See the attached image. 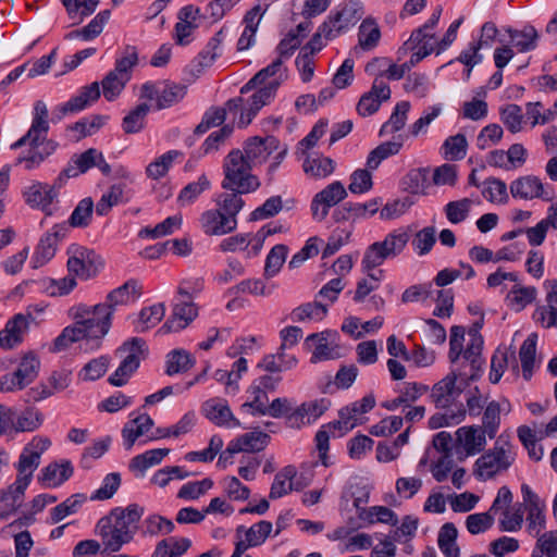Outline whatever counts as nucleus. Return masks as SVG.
Here are the masks:
<instances>
[{
  "label": "nucleus",
  "instance_id": "nucleus-17",
  "mask_svg": "<svg viewBox=\"0 0 557 557\" xmlns=\"http://www.w3.org/2000/svg\"><path fill=\"white\" fill-rule=\"evenodd\" d=\"M331 406V400L320 398L302 403L287 417V426L299 429L304 424H310L320 418Z\"/></svg>",
  "mask_w": 557,
  "mask_h": 557
},
{
  "label": "nucleus",
  "instance_id": "nucleus-47",
  "mask_svg": "<svg viewBox=\"0 0 557 557\" xmlns=\"http://www.w3.org/2000/svg\"><path fill=\"white\" fill-rule=\"evenodd\" d=\"M164 314L165 307L163 304H156L143 308L139 312L135 330L139 333L148 331L150 327L157 325L163 319Z\"/></svg>",
  "mask_w": 557,
  "mask_h": 557
},
{
  "label": "nucleus",
  "instance_id": "nucleus-12",
  "mask_svg": "<svg viewBox=\"0 0 557 557\" xmlns=\"http://www.w3.org/2000/svg\"><path fill=\"white\" fill-rule=\"evenodd\" d=\"M470 372H462L461 369H454L443 380L434 384L432 387L431 398L437 408H448L453 400L459 396L461 388L456 386L458 379L465 376L466 385L471 382L468 380Z\"/></svg>",
  "mask_w": 557,
  "mask_h": 557
},
{
  "label": "nucleus",
  "instance_id": "nucleus-40",
  "mask_svg": "<svg viewBox=\"0 0 557 557\" xmlns=\"http://www.w3.org/2000/svg\"><path fill=\"white\" fill-rule=\"evenodd\" d=\"M125 187V184L121 183L111 185L96 205L97 214L107 215L114 206L128 201L124 198Z\"/></svg>",
  "mask_w": 557,
  "mask_h": 557
},
{
  "label": "nucleus",
  "instance_id": "nucleus-9",
  "mask_svg": "<svg viewBox=\"0 0 557 557\" xmlns=\"http://www.w3.org/2000/svg\"><path fill=\"white\" fill-rule=\"evenodd\" d=\"M363 8L359 1L350 0L338 11L331 13L322 24V32H325L326 39H333L346 32L362 17Z\"/></svg>",
  "mask_w": 557,
  "mask_h": 557
},
{
  "label": "nucleus",
  "instance_id": "nucleus-10",
  "mask_svg": "<svg viewBox=\"0 0 557 557\" xmlns=\"http://www.w3.org/2000/svg\"><path fill=\"white\" fill-rule=\"evenodd\" d=\"M347 197V190L339 181L332 182L314 195L311 201L312 218L319 222L325 220L330 209Z\"/></svg>",
  "mask_w": 557,
  "mask_h": 557
},
{
  "label": "nucleus",
  "instance_id": "nucleus-16",
  "mask_svg": "<svg viewBox=\"0 0 557 557\" xmlns=\"http://www.w3.org/2000/svg\"><path fill=\"white\" fill-rule=\"evenodd\" d=\"M178 22L174 27V40L180 46L189 44V36L200 25V21L206 16L200 13V9L193 4L183 7L177 14Z\"/></svg>",
  "mask_w": 557,
  "mask_h": 557
},
{
  "label": "nucleus",
  "instance_id": "nucleus-22",
  "mask_svg": "<svg viewBox=\"0 0 557 557\" xmlns=\"http://www.w3.org/2000/svg\"><path fill=\"white\" fill-rule=\"evenodd\" d=\"M509 188L513 198L523 200L542 198L550 200V196L544 190V184L534 175H525L512 181Z\"/></svg>",
  "mask_w": 557,
  "mask_h": 557
},
{
  "label": "nucleus",
  "instance_id": "nucleus-34",
  "mask_svg": "<svg viewBox=\"0 0 557 557\" xmlns=\"http://www.w3.org/2000/svg\"><path fill=\"white\" fill-rule=\"evenodd\" d=\"M44 413L34 406L23 409L13 418V430L15 432H34L44 423Z\"/></svg>",
  "mask_w": 557,
  "mask_h": 557
},
{
  "label": "nucleus",
  "instance_id": "nucleus-41",
  "mask_svg": "<svg viewBox=\"0 0 557 557\" xmlns=\"http://www.w3.org/2000/svg\"><path fill=\"white\" fill-rule=\"evenodd\" d=\"M505 410L502 404L492 400L488 401L482 411V424L480 425L485 432H487L488 438H494L500 426V413Z\"/></svg>",
  "mask_w": 557,
  "mask_h": 557
},
{
  "label": "nucleus",
  "instance_id": "nucleus-43",
  "mask_svg": "<svg viewBox=\"0 0 557 557\" xmlns=\"http://www.w3.org/2000/svg\"><path fill=\"white\" fill-rule=\"evenodd\" d=\"M399 139L400 140L382 143L376 148L371 150L367 158V166L370 170H375L379 168L383 160L397 154L403 147L401 136H399Z\"/></svg>",
  "mask_w": 557,
  "mask_h": 557
},
{
  "label": "nucleus",
  "instance_id": "nucleus-52",
  "mask_svg": "<svg viewBox=\"0 0 557 557\" xmlns=\"http://www.w3.org/2000/svg\"><path fill=\"white\" fill-rule=\"evenodd\" d=\"M482 195L490 202L505 205L508 202L509 196L507 185L504 181L496 177H488L483 183Z\"/></svg>",
  "mask_w": 557,
  "mask_h": 557
},
{
  "label": "nucleus",
  "instance_id": "nucleus-7",
  "mask_svg": "<svg viewBox=\"0 0 557 557\" xmlns=\"http://www.w3.org/2000/svg\"><path fill=\"white\" fill-rule=\"evenodd\" d=\"M117 352H128V355L108 381L113 386H123L139 368L140 357L148 352V348L143 338L132 337L117 349Z\"/></svg>",
  "mask_w": 557,
  "mask_h": 557
},
{
  "label": "nucleus",
  "instance_id": "nucleus-35",
  "mask_svg": "<svg viewBox=\"0 0 557 557\" xmlns=\"http://www.w3.org/2000/svg\"><path fill=\"white\" fill-rule=\"evenodd\" d=\"M196 363L195 358L185 349H173L166 355L165 373L174 375L187 372Z\"/></svg>",
  "mask_w": 557,
  "mask_h": 557
},
{
  "label": "nucleus",
  "instance_id": "nucleus-50",
  "mask_svg": "<svg viewBox=\"0 0 557 557\" xmlns=\"http://www.w3.org/2000/svg\"><path fill=\"white\" fill-rule=\"evenodd\" d=\"M327 313V308L321 302H307L295 308L290 313L294 322H304L306 320H322Z\"/></svg>",
  "mask_w": 557,
  "mask_h": 557
},
{
  "label": "nucleus",
  "instance_id": "nucleus-6",
  "mask_svg": "<svg viewBox=\"0 0 557 557\" xmlns=\"http://www.w3.org/2000/svg\"><path fill=\"white\" fill-rule=\"evenodd\" d=\"M39 369L38 356L34 351L26 352L14 372L0 376V392L12 393L24 389L37 379Z\"/></svg>",
  "mask_w": 557,
  "mask_h": 557
},
{
  "label": "nucleus",
  "instance_id": "nucleus-27",
  "mask_svg": "<svg viewBox=\"0 0 557 557\" xmlns=\"http://www.w3.org/2000/svg\"><path fill=\"white\" fill-rule=\"evenodd\" d=\"M140 294L141 286L138 282L136 280H128L123 285L111 290L106 297V302L99 305L107 306L111 311V317L113 318V313L117 306L127 305L139 297Z\"/></svg>",
  "mask_w": 557,
  "mask_h": 557
},
{
  "label": "nucleus",
  "instance_id": "nucleus-63",
  "mask_svg": "<svg viewBox=\"0 0 557 557\" xmlns=\"http://www.w3.org/2000/svg\"><path fill=\"white\" fill-rule=\"evenodd\" d=\"M388 258H391V256L386 248H384L380 242H375L366 249L361 264L363 270L369 272L383 264Z\"/></svg>",
  "mask_w": 557,
  "mask_h": 557
},
{
  "label": "nucleus",
  "instance_id": "nucleus-1",
  "mask_svg": "<svg viewBox=\"0 0 557 557\" xmlns=\"http://www.w3.org/2000/svg\"><path fill=\"white\" fill-rule=\"evenodd\" d=\"M70 314L74 323L64 327L55 337L51 350L62 351L79 341H86L90 349L99 348L112 324L111 311L108 307L99 304L95 306L79 304L70 309Z\"/></svg>",
  "mask_w": 557,
  "mask_h": 557
},
{
  "label": "nucleus",
  "instance_id": "nucleus-30",
  "mask_svg": "<svg viewBox=\"0 0 557 557\" xmlns=\"http://www.w3.org/2000/svg\"><path fill=\"white\" fill-rule=\"evenodd\" d=\"M154 422L149 414L143 413L126 422L122 429V437L124 446L127 450L132 449L136 440L146 434Z\"/></svg>",
  "mask_w": 557,
  "mask_h": 557
},
{
  "label": "nucleus",
  "instance_id": "nucleus-42",
  "mask_svg": "<svg viewBox=\"0 0 557 557\" xmlns=\"http://www.w3.org/2000/svg\"><path fill=\"white\" fill-rule=\"evenodd\" d=\"M211 422L225 429L240 426L239 420L233 414L227 403L222 399L211 404Z\"/></svg>",
  "mask_w": 557,
  "mask_h": 557
},
{
  "label": "nucleus",
  "instance_id": "nucleus-36",
  "mask_svg": "<svg viewBox=\"0 0 557 557\" xmlns=\"http://www.w3.org/2000/svg\"><path fill=\"white\" fill-rule=\"evenodd\" d=\"M191 542L186 537H168L160 541L151 557H180L190 547Z\"/></svg>",
  "mask_w": 557,
  "mask_h": 557
},
{
  "label": "nucleus",
  "instance_id": "nucleus-55",
  "mask_svg": "<svg viewBox=\"0 0 557 557\" xmlns=\"http://www.w3.org/2000/svg\"><path fill=\"white\" fill-rule=\"evenodd\" d=\"M467 148L468 141L463 134L449 136L442 146L444 158L450 161L462 160L467 154Z\"/></svg>",
  "mask_w": 557,
  "mask_h": 557
},
{
  "label": "nucleus",
  "instance_id": "nucleus-20",
  "mask_svg": "<svg viewBox=\"0 0 557 557\" xmlns=\"http://www.w3.org/2000/svg\"><path fill=\"white\" fill-rule=\"evenodd\" d=\"M391 98V88L382 79H374L371 89L363 94L357 104V111L362 116L375 113L383 101Z\"/></svg>",
  "mask_w": 557,
  "mask_h": 557
},
{
  "label": "nucleus",
  "instance_id": "nucleus-60",
  "mask_svg": "<svg viewBox=\"0 0 557 557\" xmlns=\"http://www.w3.org/2000/svg\"><path fill=\"white\" fill-rule=\"evenodd\" d=\"M186 95V86L181 84L168 83L160 90V95H158L157 109H165L170 108L173 104L181 101Z\"/></svg>",
  "mask_w": 557,
  "mask_h": 557
},
{
  "label": "nucleus",
  "instance_id": "nucleus-24",
  "mask_svg": "<svg viewBox=\"0 0 557 557\" xmlns=\"http://www.w3.org/2000/svg\"><path fill=\"white\" fill-rule=\"evenodd\" d=\"M470 341L465 349L463 360L469 362L470 375L468 380L476 381L482 374L484 360L482 358L483 337L479 330L471 327L469 330Z\"/></svg>",
  "mask_w": 557,
  "mask_h": 557
},
{
  "label": "nucleus",
  "instance_id": "nucleus-49",
  "mask_svg": "<svg viewBox=\"0 0 557 557\" xmlns=\"http://www.w3.org/2000/svg\"><path fill=\"white\" fill-rule=\"evenodd\" d=\"M409 110L410 103L408 101L398 102L388 121L382 125L380 135L384 136L400 131L406 124Z\"/></svg>",
  "mask_w": 557,
  "mask_h": 557
},
{
  "label": "nucleus",
  "instance_id": "nucleus-44",
  "mask_svg": "<svg viewBox=\"0 0 557 557\" xmlns=\"http://www.w3.org/2000/svg\"><path fill=\"white\" fill-rule=\"evenodd\" d=\"M536 334H530L522 343L519 350V358L522 367V375L529 381L533 374L536 354Z\"/></svg>",
  "mask_w": 557,
  "mask_h": 557
},
{
  "label": "nucleus",
  "instance_id": "nucleus-19",
  "mask_svg": "<svg viewBox=\"0 0 557 557\" xmlns=\"http://www.w3.org/2000/svg\"><path fill=\"white\" fill-rule=\"evenodd\" d=\"M29 320H34L30 313H17L10 319L0 332V347L11 349L21 344L28 331Z\"/></svg>",
  "mask_w": 557,
  "mask_h": 557
},
{
  "label": "nucleus",
  "instance_id": "nucleus-45",
  "mask_svg": "<svg viewBox=\"0 0 557 557\" xmlns=\"http://www.w3.org/2000/svg\"><path fill=\"white\" fill-rule=\"evenodd\" d=\"M429 170L425 168L411 169L401 178V188L412 195L424 194L428 187Z\"/></svg>",
  "mask_w": 557,
  "mask_h": 557
},
{
  "label": "nucleus",
  "instance_id": "nucleus-4",
  "mask_svg": "<svg viewBox=\"0 0 557 557\" xmlns=\"http://www.w3.org/2000/svg\"><path fill=\"white\" fill-rule=\"evenodd\" d=\"M516 460L513 445L504 434L499 435L492 449L486 450L474 463V475L481 481L493 479L507 471Z\"/></svg>",
  "mask_w": 557,
  "mask_h": 557
},
{
  "label": "nucleus",
  "instance_id": "nucleus-31",
  "mask_svg": "<svg viewBox=\"0 0 557 557\" xmlns=\"http://www.w3.org/2000/svg\"><path fill=\"white\" fill-rule=\"evenodd\" d=\"M285 349L286 344L282 343L277 349V352L264 356L263 359L258 363V368L270 373H280L296 367V357L293 355H287Z\"/></svg>",
  "mask_w": 557,
  "mask_h": 557
},
{
  "label": "nucleus",
  "instance_id": "nucleus-37",
  "mask_svg": "<svg viewBox=\"0 0 557 557\" xmlns=\"http://www.w3.org/2000/svg\"><path fill=\"white\" fill-rule=\"evenodd\" d=\"M178 158H183V152L178 150L166 151L146 166L147 177L151 180L164 177L172 168L173 162Z\"/></svg>",
  "mask_w": 557,
  "mask_h": 557
},
{
  "label": "nucleus",
  "instance_id": "nucleus-8",
  "mask_svg": "<svg viewBox=\"0 0 557 557\" xmlns=\"http://www.w3.org/2000/svg\"><path fill=\"white\" fill-rule=\"evenodd\" d=\"M67 270L70 274L81 280L96 276L103 268V260L95 250L73 244L69 247Z\"/></svg>",
  "mask_w": 557,
  "mask_h": 557
},
{
  "label": "nucleus",
  "instance_id": "nucleus-58",
  "mask_svg": "<svg viewBox=\"0 0 557 557\" xmlns=\"http://www.w3.org/2000/svg\"><path fill=\"white\" fill-rule=\"evenodd\" d=\"M295 476V467L287 466L284 469H282L274 476V481L271 485L269 497L271 499H276L288 494L292 491V488H289V483L292 480H294Z\"/></svg>",
  "mask_w": 557,
  "mask_h": 557
},
{
  "label": "nucleus",
  "instance_id": "nucleus-51",
  "mask_svg": "<svg viewBox=\"0 0 557 557\" xmlns=\"http://www.w3.org/2000/svg\"><path fill=\"white\" fill-rule=\"evenodd\" d=\"M40 457L41 451H35L30 449L29 445H26L20 455L18 462L16 463V478L29 475L28 478L30 483L33 473L40 463Z\"/></svg>",
  "mask_w": 557,
  "mask_h": 557
},
{
  "label": "nucleus",
  "instance_id": "nucleus-46",
  "mask_svg": "<svg viewBox=\"0 0 557 557\" xmlns=\"http://www.w3.org/2000/svg\"><path fill=\"white\" fill-rule=\"evenodd\" d=\"M302 168L306 174L318 178H324L334 172L335 162L333 161V159L329 157H308L305 160Z\"/></svg>",
  "mask_w": 557,
  "mask_h": 557
},
{
  "label": "nucleus",
  "instance_id": "nucleus-64",
  "mask_svg": "<svg viewBox=\"0 0 557 557\" xmlns=\"http://www.w3.org/2000/svg\"><path fill=\"white\" fill-rule=\"evenodd\" d=\"M536 297V288L513 286L510 293L507 296V300L509 306H511L516 311H521L529 304H531Z\"/></svg>",
  "mask_w": 557,
  "mask_h": 557
},
{
  "label": "nucleus",
  "instance_id": "nucleus-53",
  "mask_svg": "<svg viewBox=\"0 0 557 557\" xmlns=\"http://www.w3.org/2000/svg\"><path fill=\"white\" fill-rule=\"evenodd\" d=\"M381 30L372 18H366L359 26L358 41L363 50H371L377 46Z\"/></svg>",
  "mask_w": 557,
  "mask_h": 557
},
{
  "label": "nucleus",
  "instance_id": "nucleus-21",
  "mask_svg": "<svg viewBox=\"0 0 557 557\" xmlns=\"http://www.w3.org/2000/svg\"><path fill=\"white\" fill-rule=\"evenodd\" d=\"M278 147L280 140L274 136L265 138L256 136L245 143L244 154L253 166L263 163Z\"/></svg>",
  "mask_w": 557,
  "mask_h": 557
},
{
  "label": "nucleus",
  "instance_id": "nucleus-29",
  "mask_svg": "<svg viewBox=\"0 0 557 557\" xmlns=\"http://www.w3.org/2000/svg\"><path fill=\"white\" fill-rule=\"evenodd\" d=\"M74 472L70 460H63L61 463L52 462L41 469L38 481L45 486L57 487L67 481Z\"/></svg>",
  "mask_w": 557,
  "mask_h": 557
},
{
  "label": "nucleus",
  "instance_id": "nucleus-48",
  "mask_svg": "<svg viewBox=\"0 0 557 557\" xmlns=\"http://www.w3.org/2000/svg\"><path fill=\"white\" fill-rule=\"evenodd\" d=\"M150 110L147 103H140L131 110L122 121V129L125 134L139 133L145 127V119Z\"/></svg>",
  "mask_w": 557,
  "mask_h": 557
},
{
  "label": "nucleus",
  "instance_id": "nucleus-32",
  "mask_svg": "<svg viewBox=\"0 0 557 557\" xmlns=\"http://www.w3.org/2000/svg\"><path fill=\"white\" fill-rule=\"evenodd\" d=\"M329 332L313 333L306 338V344L311 347L314 345L311 363H317L323 360H333L339 358L337 347L327 344Z\"/></svg>",
  "mask_w": 557,
  "mask_h": 557
},
{
  "label": "nucleus",
  "instance_id": "nucleus-61",
  "mask_svg": "<svg viewBox=\"0 0 557 557\" xmlns=\"http://www.w3.org/2000/svg\"><path fill=\"white\" fill-rule=\"evenodd\" d=\"M472 205L473 201L469 198L449 201L445 206L444 212L451 224H458L469 216Z\"/></svg>",
  "mask_w": 557,
  "mask_h": 557
},
{
  "label": "nucleus",
  "instance_id": "nucleus-28",
  "mask_svg": "<svg viewBox=\"0 0 557 557\" xmlns=\"http://www.w3.org/2000/svg\"><path fill=\"white\" fill-rule=\"evenodd\" d=\"M59 189L60 188L55 186V183H53L52 185L42 183L33 184L24 193L25 201L30 207L41 208L48 214H50V211H48V207L58 197Z\"/></svg>",
  "mask_w": 557,
  "mask_h": 557
},
{
  "label": "nucleus",
  "instance_id": "nucleus-18",
  "mask_svg": "<svg viewBox=\"0 0 557 557\" xmlns=\"http://www.w3.org/2000/svg\"><path fill=\"white\" fill-rule=\"evenodd\" d=\"M96 533L101 539L103 546L101 554L107 555L119 552L123 545L132 542L129 536L125 535L116 524H113L106 516L99 519L96 524Z\"/></svg>",
  "mask_w": 557,
  "mask_h": 557
},
{
  "label": "nucleus",
  "instance_id": "nucleus-2",
  "mask_svg": "<svg viewBox=\"0 0 557 557\" xmlns=\"http://www.w3.org/2000/svg\"><path fill=\"white\" fill-rule=\"evenodd\" d=\"M48 131V109L42 100H38L34 106V117L29 129L11 145L13 150L29 145L28 152L17 157L16 165L24 164L25 170H35L55 151L58 144L46 138Z\"/></svg>",
  "mask_w": 557,
  "mask_h": 557
},
{
  "label": "nucleus",
  "instance_id": "nucleus-59",
  "mask_svg": "<svg viewBox=\"0 0 557 557\" xmlns=\"http://www.w3.org/2000/svg\"><path fill=\"white\" fill-rule=\"evenodd\" d=\"M57 245L53 237L47 235L41 236L32 258L33 268H40L50 261L54 257Z\"/></svg>",
  "mask_w": 557,
  "mask_h": 557
},
{
  "label": "nucleus",
  "instance_id": "nucleus-54",
  "mask_svg": "<svg viewBox=\"0 0 557 557\" xmlns=\"http://www.w3.org/2000/svg\"><path fill=\"white\" fill-rule=\"evenodd\" d=\"M251 399L242 405V409L249 411L252 416H265V408L268 406V393L261 389L260 385L255 382L248 388Z\"/></svg>",
  "mask_w": 557,
  "mask_h": 557
},
{
  "label": "nucleus",
  "instance_id": "nucleus-33",
  "mask_svg": "<svg viewBox=\"0 0 557 557\" xmlns=\"http://www.w3.org/2000/svg\"><path fill=\"white\" fill-rule=\"evenodd\" d=\"M270 442L269 434L262 431H252L238 436L232 441L231 451L256 453L263 450Z\"/></svg>",
  "mask_w": 557,
  "mask_h": 557
},
{
  "label": "nucleus",
  "instance_id": "nucleus-39",
  "mask_svg": "<svg viewBox=\"0 0 557 557\" xmlns=\"http://www.w3.org/2000/svg\"><path fill=\"white\" fill-rule=\"evenodd\" d=\"M86 499L87 496L83 493L71 495L64 502L51 509L49 523L55 524L62 521L65 517L75 513Z\"/></svg>",
  "mask_w": 557,
  "mask_h": 557
},
{
  "label": "nucleus",
  "instance_id": "nucleus-56",
  "mask_svg": "<svg viewBox=\"0 0 557 557\" xmlns=\"http://www.w3.org/2000/svg\"><path fill=\"white\" fill-rule=\"evenodd\" d=\"M107 116L104 115H92L90 119L84 117L77 121L76 123L70 125L67 127L71 132L78 133L77 136H75V140L78 141L82 138H85L87 136H91L96 132H98L107 121Z\"/></svg>",
  "mask_w": 557,
  "mask_h": 557
},
{
  "label": "nucleus",
  "instance_id": "nucleus-38",
  "mask_svg": "<svg viewBox=\"0 0 557 557\" xmlns=\"http://www.w3.org/2000/svg\"><path fill=\"white\" fill-rule=\"evenodd\" d=\"M512 45L520 52H528L536 48L539 39L537 30L532 25L524 26L521 30L507 28Z\"/></svg>",
  "mask_w": 557,
  "mask_h": 557
},
{
  "label": "nucleus",
  "instance_id": "nucleus-23",
  "mask_svg": "<svg viewBox=\"0 0 557 557\" xmlns=\"http://www.w3.org/2000/svg\"><path fill=\"white\" fill-rule=\"evenodd\" d=\"M456 440L462 446L467 456L482 453L486 446L487 432L480 425L461 426L456 431Z\"/></svg>",
  "mask_w": 557,
  "mask_h": 557
},
{
  "label": "nucleus",
  "instance_id": "nucleus-57",
  "mask_svg": "<svg viewBox=\"0 0 557 557\" xmlns=\"http://www.w3.org/2000/svg\"><path fill=\"white\" fill-rule=\"evenodd\" d=\"M127 77L120 75L114 71H110L102 79L101 87L103 97L108 101L115 100L124 90L126 84L129 82Z\"/></svg>",
  "mask_w": 557,
  "mask_h": 557
},
{
  "label": "nucleus",
  "instance_id": "nucleus-3",
  "mask_svg": "<svg viewBox=\"0 0 557 557\" xmlns=\"http://www.w3.org/2000/svg\"><path fill=\"white\" fill-rule=\"evenodd\" d=\"M223 168L225 177L222 187L232 190V194L240 196V194L251 193L259 188V178L250 173L252 164L242 150H232L226 156Z\"/></svg>",
  "mask_w": 557,
  "mask_h": 557
},
{
  "label": "nucleus",
  "instance_id": "nucleus-14",
  "mask_svg": "<svg viewBox=\"0 0 557 557\" xmlns=\"http://www.w3.org/2000/svg\"><path fill=\"white\" fill-rule=\"evenodd\" d=\"M28 476L16 478L8 487L0 490V520L8 519L21 507L29 485Z\"/></svg>",
  "mask_w": 557,
  "mask_h": 557
},
{
  "label": "nucleus",
  "instance_id": "nucleus-25",
  "mask_svg": "<svg viewBox=\"0 0 557 557\" xmlns=\"http://www.w3.org/2000/svg\"><path fill=\"white\" fill-rule=\"evenodd\" d=\"M280 84L281 83L275 79L255 91L250 97L249 108L245 112H242L239 123L243 126L248 125L261 108L271 102L276 95Z\"/></svg>",
  "mask_w": 557,
  "mask_h": 557
},
{
  "label": "nucleus",
  "instance_id": "nucleus-5",
  "mask_svg": "<svg viewBox=\"0 0 557 557\" xmlns=\"http://www.w3.org/2000/svg\"><path fill=\"white\" fill-rule=\"evenodd\" d=\"M216 210L211 214V234L224 235L237 226V214L244 206V200L237 194L223 193L216 198Z\"/></svg>",
  "mask_w": 557,
  "mask_h": 557
},
{
  "label": "nucleus",
  "instance_id": "nucleus-62",
  "mask_svg": "<svg viewBox=\"0 0 557 557\" xmlns=\"http://www.w3.org/2000/svg\"><path fill=\"white\" fill-rule=\"evenodd\" d=\"M92 211V199L89 197L82 199L72 212L69 224L73 227H87L90 224Z\"/></svg>",
  "mask_w": 557,
  "mask_h": 557
},
{
  "label": "nucleus",
  "instance_id": "nucleus-15",
  "mask_svg": "<svg viewBox=\"0 0 557 557\" xmlns=\"http://www.w3.org/2000/svg\"><path fill=\"white\" fill-rule=\"evenodd\" d=\"M145 513L144 507L129 504L127 507H115L106 516L113 524L133 541L138 530V522Z\"/></svg>",
  "mask_w": 557,
  "mask_h": 557
},
{
  "label": "nucleus",
  "instance_id": "nucleus-26",
  "mask_svg": "<svg viewBox=\"0 0 557 557\" xmlns=\"http://www.w3.org/2000/svg\"><path fill=\"white\" fill-rule=\"evenodd\" d=\"M269 8V3L262 9L260 4H256L249 11L246 12L243 23L245 28L237 41V49L244 51L249 49L255 44V36L259 27L260 21Z\"/></svg>",
  "mask_w": 557,
  "mask_h": 557
},
{
  "label": "nucleus",
  "instance_id": "nucleus-13",
  "mask_svg": "<svg viewBox=\"0 0 557 557\" xmlns=\"http://www.w3.org/2000/svg\"><path fill=\"white\" fill-rule=\"evenodd\" d=\"M521 493L528 511V532L533 536H537L545 529L544 510L546 505L528 484L521 485Z\"/></svg>",
  "mask_w": 557,
  "mask_h": 557
},
{
  "label": "nucleus",
  "instance_id": "nucleus-11",
  "mask_svg": "<svg viewBox=\"0 0 557 557\" xmlns=\"http://www.w3.org/2000/svg\"><path fill=\"white\" fill-rule=\"evenodd\" d=\"M100 84L98 82L83 86L76 96L53 110L52 122H59L67 114L83 111L96 102L100 98Z\"/></svg>",
  "mask_w": 557,
  "mask_h": 557
}]
</instances>
